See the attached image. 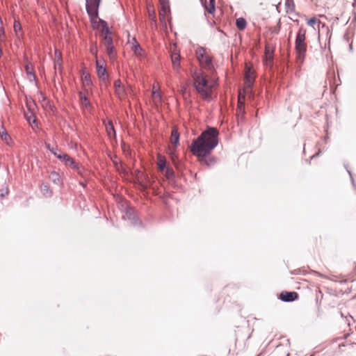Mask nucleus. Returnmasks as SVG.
<instances>
[{
	"label": "nucleus",
	"mask_w": 356,
	"mask_h": 356,
	"mask_svg": "<svg viewBox=\"0 0 356 356\" xmlns=\"http://www.w3.org/2000/svg\"><path fill=\"white\" fill-rule=\"evenodd\" d=\"M65 164L72 169L78 170L79 173H80V166L78 163L75 161V160L67 155L65 160L63 161Z\"/></svg>",
	"instance_id": "9b49d317"
},
{
	"label": "nucleus",
	"mask_w": 356,
	"mask_h": 356,
	"mask_svg": "<svg viewBox=\"0 0 356 356\" xmlns=\"http://www.w3.org/2000/svg\"><path fill=\"white\" fill-rule=\"evenodd\" d=\"M171 59H172L173 69L179 72V70L180 69V59H181L180 55L177 53H173L171 55Z\"/></svg>",
	"instance_id": "ddd939ff"
},
{
	"label": "nucleus",
	"mask_w": 356,
	"mask_h": 356,
	"mask_svg": "<svg viewBox=\"0 0 356 356\" xmlns=\"http://www.w3.org/2000/svg\"><path fill=\"white\" fill-rule=\"evenodd\" d=\"M179 134L176 128H173L171 132L170 141L171 143L177 146L179 144Z\"/></svg>",
	"instance_id": "a211bd4d"
},
{
	"label": "nucleus",
	"mask_w": 356,
	"mask_h": 356,
	"mask_svg": "<svg viewBox=\"0 0 356 356\" xmlns=\"http://www.w3.org/2000/svg\"><path fill=\"white\" fill-rule=\"evenodd\" d=\"M306 33V29L302 26L300 27L295 40V50L297 55V58L302 61L305 59L307 50Z\"/></svg>",
	"instance_id": "7ed1b4c3"
},
{
	"label": "nucleus",
	"mask_w": 356,
	"mask_h": 356,
	"mask_svg": "<svg viewBox=\"0 0 356 356\" xmlns=\"http://www.w3.org/2000/svg\"><path fill=\"white\" fill-rule=\"evenodd\" d=\"M106 128L109 136H115V131L112 122L109 121L108 124H106Z\"/></svg>",
	"instance_id": "c85d7f7f"
},
{
	"label": "nucleus",
	"mask_w": 356,
	"mask_h": 356,
	"mask_svg": "<svg viewBox=\"0 0 356 356\" xmlns=\"http://www.w3.org/2000/svg\"><path fill=\"white\" fill-rule=\"evenodd\" d=\"M353 6L356 8V0H353Z\"/></svg>",
	"instance_id": "a18cd8bd"
},
{
	"label": "nucleus",
	"mask_w": 356,
	"mask_h": 356,
	"mask_svg": "<svg viewBox=\"0 0 356 356\" xmlns=\"http://www.w3.org/2000/svg\"><path fill=\"white\" fill-rule=\"evenodd\" d=\"M14 31L17 34H18V32L22 31V25L19 23V22L15 21L14 22Z\"/></svg>",
	"instance_id": "c9c22d12"
},
{
	"label": "nucleus",
	"mask_w": 356,
	"mask_h": 356,
	"mask_svg": "<svg viewBox=\"0 0 356 356\" xmlns=\"http://www.w3.org/2000/svg\"><path fill=\"white\" fill-rule=\"evenodd\" d=\"M103 44L105 47L113 45V39L111 35L104 36Z\"/></svg>",
	"instance_id": "473e14b6"
},
{
	"label": "nucleus",
	"mask_w": 356,
	"mask_h": 356,
	"mask_svg": "<svg viewBox=\"0 0 356 356\" xmlns=\"http://www.w3.org/2000/svg\"><path fill=\"white\" fill-rule=\"evenodd\" d=\"M157 160H158L157 165H158L159 170L160 171H163L167 168L165 158L163 156L159 154L157 156Z\"/></svg>",
	"instance_id": "6ab92c4d"
},
{
	"label": "nucleus",
	"mask_w": 356,
	"mask_h": 356,
	"mask_svg": "<svg viewBox=\"0 0 356 356\" xmlns=\"http://www.w3.org/2000/svg\"><path fill=\"white\" fill-rule=\"evenodd\" d=\"M152 97L155 99H158L160 101L161 99V93L159 92V87H157L154 85L152 88Z\"/></svg>",
	"instance_id": "c756f323"
},
{
	"label": "nucleus",
	"mask_w": 356,
	"mask_h": 356,
	"mask_svg": "<svg viewBox=\"0 0 356 356\" xmlns=\"http://www.w3.org/2000/svg\"><path fill=\"white\" fill-rule=\"evenodd\" d=\"M24 117L33 129H35V127H38V122L34 115L33 111H24Z\"/></svg>",
	"instance_id": "9d476101"
},
{
	"label": "nucleus",
	"mask_w": 356,
	"mask_h": 356,
	"mask_svg": "<svg viewBox=\"0 0 356 356\" xmlns=\"http://www.w3.org/2000/svg\"><path fill=\"white\" fill-rule=\"evenodd\" d=\"M299 295L295 291H282L280 294V299L283 302H293L298 300Z\"/></svg>",
	"instance_id": "6e6552de"
},
{
	"label": "nucleus",
	"mask_w": 356,
	"mask_h": 356,
	"mask_svg": "<svg viewBox=\"0 0 356 356\" xmlns=\"http://www.w3.org/2000/svg\"><path fill=\"white\" fill-rule=\"evenodd\" d=\"M97 19L99 26H101V31L103 36L111 35V31L108 26L107 22L100 18H98Z\"/></svg>",
	"instance_id": "f8f14e48"
},
{
	"label": "nucleus",
	"mask_w": 356,
	"mask_h": 356,
	"mask_svg": "<svg viewBox=\"0 0 356 356\" xmlns=\"http://www.w3.org/2000/svg\"><path fill=\"white\" fill-rule=\"evenodd\" d=\"M55 60H54V67L56 68L57 66L60 67L62 63V57H61V53L56 49L55 50Z\"/></svg>",
	"instance_id": "a878e982"
},
{
	"label": "nucleus",
	"mask_w": 356,
	"mask_h": 356,
	"mask_svg": "<svg viewBox=\"0 0 356 356\" xmlns=\"http://www.w3.org/2000/svg\"><path fill=\"white\" fill-rule=\"evenodd\" d=\"M50 152L60 161H64L67 156V154L58 150L57 148L52 147V149H50Z\"/></svg>",
	"instance_id": "4468645a"
},
{
	"label": "nucleus",
	"mask_w": 356,
	"mask_h": 356,
	"mask_svg": "<svg viewBox=\"0 0 356 356\" xmlns=\"http://www.w3.org/2000/svg\"><path fill=\"white\" fill-rule=\"evenodd\" d=\"M236 26L238 30L243 31L247 26L246 20L243 17H239L236 20Z\"/></svg>",
	"instance_id": "5701e85b"
},
{
	"label": "nucleus",
	"mask_w": 356,
	"mask_h": 356,
	"mask_svg": "<svg viewBox=\"0 0 356 356\" xmlns=\"http://www.w3.org/2000/svg\"><path fill=\"white\" fill-rule=\"evenodd\" d=\"M25 70L29 76L30 80L35 79L36 76L34 72H33V67L31 63L26 64L25 66Z\"/></svg>",
	"instance_id": "393cba45"
},
{
	"label": "nucleus",
	"mask_w": 356,
	"mask_h": 356,
	"mask_svg": "<svg viewBox=\"0 0 356 356\" xmlns=\"http://www.w3.org/2000/svg\"><path fill=\"white\" fill-rule=\"evenodd\" d=\"M164 170L165 176L167 179H171L175 177V172L172 168L167 167Z\"/></svg>",
	"instance_id": "7c9ffc66"
},
{
	"label": "nucleus",
	"mask_w": 356,
	"mask_h": 356,
	"mask_svg": "<svg viewBox=\"0 0 356 356\" xmlns=\"http://www.w3.org/2000/svg\"><path fill=\"white\" fill-rule=\"evenodd\" d=\"M114 88L115 95L120 99L125 98L127 92L124 86L122 84L120 79H117L114 82Z\"/></svg>",
	"instance_id": "1a4fd4ad"
},
{
	"label": "nucleus",
	"mask_w": 356,
	"mask_h": 356,
	"mask_svg": "<svg viewBox=\"0 0 356 356\" xmlns=\"http://www.w3.org/2000/svg\"><path fill=\"white\" fill-rule=\"evenodd\" d=\"M219 132L214 127H209L193 141L190 145L192 154L197 156L202 163L208 166L216 163L215 157H207L212 150L218 145Z\"/></svg>",
	"instance_id": "f257e3e1"
},
{
	"label": "nucleus",
	"mask_w": 356,
	"mask_h": 356,
	"mask_svg": "<svg viewBox=\"0 0 356 356\" xmlns=\"http://www.w3.org/2000/svg\"><path fill=\"white\" fill-rule=\"evenodd\" d=\"M254 78V70L246 65L245 70V83L247 87L251 88L252 86Z\"/></svg>",
	"instance_id": "423d86ee"
},
{
	"label": "nucleus",
	"mask_w": 356,
	"mask_h": 356,
	"mask_svg": "<svg viewBox=\"0 0 356 356\" xmlns=\"http://www.w3.org/2000/svg\"><path fill=\"white\" fill-rule=\"evenodd\" d=\"M295 3L293 0L285 1V8L287 13H292L295 11Z\"/></svg>",
	"instance_id": "4be33fe9"
},
{
	"label": "nucleus",
	"mask_w": 356,
	"mask_h": 356,
	"mask_svg": "<svg viewBox=\"0 0 356 356\" xmlns=\"http://www.w3.org/2000/svg\"><path fill=\"white\" fill-rule=\"evenodd\" d=\"M316 24H318V29H319V27H320L321 24L322 25V27H325V24L321 23V22L320 20L316 19L315 17H312V18L309 19L307 21V24L309 26H312V27H314V25ZM326 29L328 31V27L327 26H326Z\"/></svg>",
	"instance_id": "b1692460"
},
{
	"label": "nucleus",
	"mask_w": 356,
	"mask_h": 356,
	"mask_svg": "<svg viewBox=\"0 0 356 356\" xmlns=\"http://www.w3.org/2000/svg\"><path fill=\"white\" fill-rule=\"evenodd\" d=\"M42 193L46 197H50L52 195V191L50 189L48 184L42 183L40 186Z\"/></svg>",
	"instance_id": "f3484780"
},
{
	"label": "nucleus",
	"mask_w": 356,
	"mask_h": 356,
	"mask_svg": "<svg viewBox=\"0 0 356 356\" xmlns=\"http://www.w3.org/2000/svg\"><path fill=\"white\" fill-rule=\"evenodd\" d=\"M323 293L320 289L316 290V299L317 302L319 299L321 300L323 298Z\"/></svg>",
	"instance_id": "58836bf2"
},
{
	"label": "nucleus",
	"mask_w": 356,
	"mask_h": 356,
	"mask_svg": "<svg viewBox=\"0 0 356 356\" xmlns=\"http://www.w3.org/2000/svg\"><path fill=\"white\" fill-rule=\"evenodd\" d=\"M46 147L50 151V149H52V148L50 146V144H46Z\"/></svg>",
	"instance_id": "c03bdc74"
},
{
	"label": "nucleus",
	"mask_w": 356,
	"mask_h": 356,
	"mask_svg": "<svg viewBox=\"0 0 356 356\" xmlns=\"http://www.w3.org/2000/svg\"><path fill=\"white\" fill-rule=\"evenodd\" d=\"M49 179L54 182L56 185H60L62 184V180L60 179V175L58 172L56 171H52L49 174Z\"/></svg>",
	"instance_id": "dca6fc26"
},
{
	"label": "nucleus",
	"mask_w": 356,
	"mask_h": 356,
	"mask_svg": "<svg viewBox=\"0 0 356 356\" xmlns=\"http://www.w3.org/2000/svg\"><path fill=\"white\" fill-rule=\"evenodd\" d=\"M1 138L7 143L11 140L10 136L5 129L1 133Z\"/></svg>",
	"instance_id": "f704fd0d"
},
{
	"label": "nucleus",
	"mask_w": 356,
	"mask_h": 356,
	"mask_svg": "<svg viewBox=\"0 0 356 356\" xmlns=\"http://www.w3.org/2000/svg\"><path fill=\"white\" fill-rule=\"evenodd\" d=\"M99 66H104V61L97 60H96V68L98 69Z\"/></svg>",
	"instance_id": "79ce46f5"
},
{
	"label": "nucleus",
	"mask_w": 356,
	"mask_h": 356,
	"mask_svg": "<svg viewBox=\"0 0 356 356\" xmlns=\"http://www.w3.org/2000/svg\"><path fill=\"white\" fill-rule=\"evenodd\" d=\"M204 8L207 12H208L209 14H211V15H213L216 11V7L213 4L211 5V4L205 3Z\"/></svg>",
	"instance_id": "72a5a7b5"
},
{
	"label": "nucleus",
	"mask_w": 356,
	"mask_h": 356,
	"mask_svg": "<svg viewBox=\"0 0 356 356\" xmlns=\"http://www.w3.org/2000/svg\"><path fill=\"white\" fill-rule=\"evenodd\" d=\"M8 192H9V191H8V188L7 187L6 188L5 191H3V190H0V196L1 197H4V196H6V195L8 194Z\"/></svg>",
	"instance_id": "a19ab883"
},
{
	"label": "nucleus",
	"mask_w": 356,
	"mask_h": 356,
	"mask_svg": "<svg viewBox=\"0 0 356 356\" xmlns=\"http://www.w3.org/2000/svg\"><path fill=\"white\" fill-rule=\"evenodd\" d=\"M245 108V95H238L237 108Z\"/></svg>",
	"instance_id": "2f4dec72"
},
{
	"label": "nucleus",
	"mask_w": 356,
	"mask_h": 356,
	"mask_svg": "<svg viewBox=\"0 0 356 356\" xmlns=\"http://www.w3.org/2000/svg\"><path fill=\"white\" fill-rule=\"evenodd\" d=\"M148 12H149V19L156 23V16H155L154 10H150V9L148 8Z\"/></svg>",
	"instance_id": "4c0bfd02"
},
{
	"label": "nucleus",
	"mask_w": 356,
	"mask_h": 356,
	"mask_svg": "<svg viewBox=\"0 0 356 356\" xmlns=\"http://www.w3.org/2000/svg\"><path fill=\"white\" fill-rule=\"evenodd\" d=\"M79 96L80 99L81 104L83 106H84L86 108H88L90 107V103L88 99V97L83 94V92H79Z\"/></svg>",
	"instance_id": "412c9836"
},
{
	"label": "nucleus",
	"mask_w": 356,
	"mask_h": 356,
	"mask_svg": "<svg viewBox=\"0 0 356 356\" xmlns=\"http://www.w3.org/2000/svg\"><path fill=\"white\" fill-rule=\"evenodd\" d=\"M194 87L203 99L210 101L215 82L202 72H195L193 76Z\"/></svg>",
	"instance_id": "f03ea898"
},
{
	"label": "nucleus",
	"mask_w": 356,
	"mask_h": 356,
	"mask_svg": "<svg viewBox=\"0 0 356 356\" xmlns=\"http://www.w3.org/2000/svg\"><path fill=\"white\" fill-rule=\"evenodd\" d=\"M215 1L216 0H209V2L208 3L209 4H213L215 6Z\"/></svg>",
	"instance_id": "37998d69"
},
{
	"label": "nucleus",
	"mask_w": 356,
	"mask_h": 356,
	"mask_svg": "<svg viewBox=\"0 0 356 356\" xmlns=\"http://www.w3.org/2000/svg\"><path fill=\"white\" fill-rule=\"evenodd\" d=\"M132 50L136 54V56L138 57H142L144 54V50L140 47V44L135 41V44L132 47Z\"/></svg>",
	"instance_id": "aec40b11"
},
{
	"label": "nucleus",
	"mask_w": 356,
	"mask_h": 356,
	"mask_svg": "<svg viewBox=\"0 0 356 356\" xmlns=\"http://www.w3.org/2000/svg\"><path fill=\"white\" fill-rule=\"evenodd\" d=\"M86 8L92 23L98 19V10L101 0H86Z\"/></svg>",
	"instance_id": "20e7f679"
},
{
	"label": "nucleus",
	"mask_w": 356,
	"mask_h": 356,
	"mask_svg": "<svg viewBox=\"0 0 356 356\" xmlns=\"http://www.w3.org/2000/svg\"><path fill=\"white\" fill-rule=\"evenodd\" d=\"M85 79H86V81H90V80H89V76H88V75H86V76H85Z\"/></svg>",
	"instance_id": "49530a36"
},
{
	"label": "nucleus",
	"mask_w": 356,
	"mask_h": 356,
	"mask_svg": "<svg viewBox=\"0 0 356 356\" xmlns=\"http://www.w3.org/2000/svg\"><path fill=\"white\" fill-rule=\"evenodd\" d=\"M196 56L200 65L206 69L212 67V60L210 56L206 54L205 49L200 47L196 50Z\"/></svg>",
	"instance_id": "39448f33"
},
{
	"label": "nucleus",
	"mask_w": 356,
	"mask_h": 356,
	"mask_svg": "<svg viewBox=\"0 0 356 356\" xmlns=\"http://www.w3.org/2000/svg\"><path fill=\"white\" fill-rule=\"evenodd\" d=\"M106 53L111 60L115 58L116 53L113 45L106 47Z\"/></svg>",
	"instance_id": "bb28decb"
},
{
	"label": "nucleus",
	"mask_w": 356,
	"mask_h": 356,
	"mask_svg": "<svg viewBox=\"0 0 356 356\" xmlns=\"http://www.w3.org/2000/svg\"><path fill=\"white\" fill-rule=\"evenodd\" d=\"M236 118H237V120H238V122H239L240 121L241 122H243V119H244V115H245V108H236Z\"/></svg>",
	"instance_id": "cd10ccee"
},
{
	"label": "nucleus",
	"mask_w": 356,
	"mask_h": 356,
	"mask_svg": "<svg viewBox=\"0 0 356 356\" xmlns=\"http://www.w3.org/2000/svg\"><path fill=\"white\" fill-rule=\"evenodd\" d=\"M35 106V103L33 101H26V107H27V111H33V107Z\"/></svg>",
	"instance_id": "e433bc0d"
},
{
	"label": "nucleus",
	"mask_w": 356,
	"mask_h": 356,
	"mask_svg": "<svg viewBox=\"0 0 356 356\" xmlns=\"http://www.w3.org/2000/svg\"><path fill=\"white\" fill-rule=\"evenodd\" d=\"M97 73L99 78L102 81H106L108 79L106 69L104 66H99L98 69H97Z\"/></svg>",
	"instance_id": "2eb2a0df"
},
{
	"label": "nucleus",
	"mask_w": 356,
	"mask_h": 356,
	"mask_svg": "<svg viewBox=\"0 0 356 356\" xmlns=\"http://www.w3.org/2000/svg\"><path fill=\"white\" fill-rule=\"evenodd\" d=\"M274 47L269 43L265 46V63L268 66H271L273 61Z\"/></svg>",
	"instance_id": "0eeeda50"
},
{
	"label": "nucleus",
	"mask_w": 356,
	"mask_h": 356,
	"mask_svg": "<svg viewBox=\"0 0 356 356\" xmlns=\"http://www.w3.org/2000/svg\"><path fill=\"white\" fill-rule=\"evenodd\" d=\"M160 2L162 4V9L165 12L166 10V6L168 4V0H160Z\"/></svg>",
	"instance_id": "ea45409f"
}]
</instances>
